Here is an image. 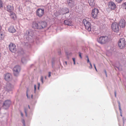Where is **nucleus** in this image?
I'll use <instances>...</instances> for the list:
<instances>
[{
    "instance_id": "nucleus-13",
    "label": "nucleus",
    "mask_w": 126,
    "mask_h": 126,
    "mask_svg": "<svg viewBox=\"0 0 126 126\" xmlns=\"http://www.w3.org/2000/svg\"><path fill=\"white\" fill-rule=\"evenodd\" d=\"M9 48L11 52L13 53L16 52V46L15 44H11L9 46Z\"/></svg>"
},
{
    "instance_id": "nucleus-28",
    "label": "nucleus",
    "mask_w": 126,
    "mask_h": 126,
    "mask_svg": "<svg viewBox=\"0 0 126 126\" xmlns=\"http://www.w3.org/2000/svg\"><path fill=\"white\" fill-rule=\"evenodd\" d=\"M55 61L53 59H52V68H54V65Z\"/></svg>"
},
{
    "instance_id": "nucleus-22",
    "label": "nucleus",
    "mask_w": 126,
    "mask_h": 126,
    "mask_svg": "<svg viewBox=\"0 0 126 126\" xmlns=\"http://www.w3.org/2000/svg\"><path fill=\"white\" fill-rule=\"evenodd\" d=\"M62 12L63 14H67L69 13V10L67 8H65L63 9Z\"/></svg>"
},
{
    "instance_id": "nucleus-37",
    "label": "nucleus",
    "mask_w": 126,
    "mask_h": 126,
    "mask_svg": "<svg viewBox=\"0 0 126 126\" xmlns=\"http://www.w3.org/2000/svg\"><path fill=\"white\" fill-rule=\"evenodd\" d=\"M123 4L124 6L125 7V9H126V2L124 3Z\"/></svg>"
},
{
    "instance_id": "nucleus-7",
    "label": "nucleus",
    "mask_w": 126,
    "mask_h": 126,
    "mask_svg": "<svg viewBox=\"0 0 126 126\" xmlns=\"http://www.w3.org/2000/svg\"><path fill=\"white\" fill-rule=\"evenodd\" d=\"M99 13L98 10L96 8H95L92 10V16L94 19H96L99 15Z\"/></svg>"
},
{
    "instance_id": "nucleus-11",
    "label": "nucleus",
    "mask_w": 126,
    "mask_h": 126,
    "mask_svg": "<svg viewBox=\"0 0 126 126\" xmlns=\"http://www.w3.org/2000/svg\"><path fill=\"white\" fill-rule=\"evenodd\" d=\"M14 88V86L11 84L8 83H7L6 85L5 88L6 91L9 92L12 90Z\"/></svg>"
},
{
    "instance_id": "nucleus-24",
    "label": "nucleus",
    "mask_w": 126,
    "mask_h": 126,
    "mask_svg": "<svg viewBox=\"0 0 126 126\" xmlns=\"http://www.w3.org/2000/svg\"><path fill=\"white\" fill-rule=\"evenodd\" d=\"M117 102H118V106H119V110L120 111V113H121V114H120V116H122V113H122V112H121L122 110H121V107L120 103V102L119 101H117Z\"/></svg>"
},
{
    "instance_id": "nucleus-21",
    "label": "nucleus",
    "mask_w": 126,
    "mask_h": 126,
    "mask_svg": "<svg viewBox=\"0 0 126 126\" xmlns=\"http://www.w3.org/2000/svg\"><path fill=\"white\" fill-rule=\"evenodd\" d=\"M88 3L90 6L92 7H94L95 4L94 0H88Z\"/></svg>"
},
{
    "instance_id": "nucleus-18",
    "label": "nucleus",
    "mask_w": 126,
    "mask_h": 126,
    "mask_svg": "<svg viewBox=\"0 0 126 126\" xmlns=\"http://www.w3.org/2000/svg\"><path fill=\"white\" fill-rule=\"evenodd\" d=\"M40 24L41 26V29H43L47 26V22L45 21H41L40 22Z\"/></svg>"
},
{
    "instance_id": "nucleus-43",
    "label": "nucleus",
    "mask_w": 126,
    "mask_h": 126,
    "mask_svg": "<svg viewBox=\"0 0 126 126\" xmlns=\"http://www.w3.org/2000/svg\"><path fill=\"white\" fill-rule=\"evenodd\" d=\"M104 71L105 73L106 77H107V72H106V70H104Z\"/></svg>"
},
{
    "instance_id": "nucleus-4",
    "label": "nucleus",
    "mask_w": 126,
    "mask_h": 126,
    "mask_svg": "<svg viewBox=\"0 0 126 126\" xmlns=\"http://www.w3.org/2000/svg\"><path fill=\"white\" fill-rule=\"evenodd\" d=\"M118 46L120 49L124 48L126 45L125 41L124 38H120L118 42Z\"/></svg>"
},
{
    "instance_id": "nucleus-35",
    "label": "nucleus",
    "mask_w": 126,
    "mask_h": 126,
    "mask_svg": "<svg viewBox=\"0 0 126 126\" xmlns=\"http://www.w3.org/2000/svg\"><path fill=\"white\" fill-rule=\"evenodd\" d=\"M90 66L89 67V68L91 69H92V64L91 63H90Z\"/></svg>"
},
{
    "instance_id": "nucleus-54",
    "label": "nucleus",
    "mask_w": 126,
    "mask_h": 126,
    "mask_svg": "<svg viewBox=\"0 0 126 126\" xmlns=\"http://www.w3.org/2000/svg\"><path fill=\"white\" fill-rule=\"evenodd\" d=\"M28 107H29V109H30V106H29V105H28Z\"/></svg>"
},
{
    "instance_id": "nucleus-31",
    "label": "nucleus",
    "mask_w": 126,
    "mask_h": 126,
    "mask_svg": "<svg viewBox=\"0 0 126 126\" xmlns=\"http://www.w3.org/2000/svg\"><path fill=\"white\" fill-rule=\"evenodd\" d=\"M24 110L25 112V115L26 116H27V109L26 108H24Z\"/></svg>"
},
{
    "instance_id": "nucleus-53",
    "label": "nucleus",
    "mask_w": 126,
    "mask_h": 126,
    "mask_svg": "<svg viewBox=\"0 0 126 126\" xmlns=\"http://www.w3.org/2000/svg\"><path fill=\"white\" fill-rule=\"evenodd\" d=\"M66 54L67 55H69V54H68V53H66Z\"/></svg>"
},
{
    "instance_id": "nucleus-6",
    "label": "nucleus",
    "mask_w": 126,
    "mask_h": 126,
    "mask_svg": "<svg viewBox=\"0 0 126 126\" xmlns=\"http://www.w3.org/2000/svg\"><path fill=\"white\" fill-rule=\"evenodd\" d=\"M36 15L39 17H42L44 14V9L38 8L36 11Z\"/></svg>"
},
{
    "instance_id": "nucleus-9",
    "label": "nucleus",
    "mask_w": 126,
    "mask_h": 126,
    "mask_svg": "<svg viewBox=\"0 0 126 126\" xmlns=\"http://www.w3.org/2000/svg\"><path fill=\"white\" fill-rule=\"evenodd\" d=\"M20 67L18 65H16L13 68V73L15 76H17L20 71Z\"/></svg>"
},
{
    "instance_id": "nucleus-1",
    "label": "nucleus",
    "mask_w": 126,
    "mask_h": 126,
    "mask_svg": "<svg viewBox=\"0 0 126 126\" xmlns=\"http://www.w3.org/2000/svg\"><path fill=\"white\" fill-rule=\"evenodd\" d=\"M88 19H89L88 18H86L85 19H83V23L84 24L87 30L89 32H92V25Z\"/></svg>"
},
{
    "instance_id": "nucleus-41",
    "label": "nucleus",
    "mask_w": 126,
    "mask_h": 126,
    "mask_svg": "<svg viewBox=\"0 0 126 126\" xmlns=\"http://www.w3.org/2000/svg\"><path fill=\"white\" fill-rule=\"evenodd\" d=\"M94 66L95 69L96 71H97V69L96 68V66H95V64H94Z\"/></svg>"
},
{
    "instance_id": "nucleus-44",
    "label": "nucleus",
    "mask_w": 126,
    "mask_h": 126,
    "mask_svg": "<svg viewBox=\"0 0 126 126\" xmlns=\"http://www.w3.org/2000/svg\"><path fill=\"white\" fill-rule=\"evenodd\" d=\"M116 67L118 69V70H119V67L115 66V69H116Z\"/></svg>"
},
{
    "instance_id": "nucleus-33",
    "label": "nucleus",
    "mask_w": 126,
    "mask_h": 126,
    "mask_svg": "<svg viewBox=\"0 0 126 126\" xmlns=\"http://www.w3.org/2000/svg\"><path fill=\"white\" fill-rule=\"evenodd\" d=\"M22 122L24 126H26L25 125V120L24 119H22Z\"/></svg>"
},
{
    "instance_id": "nucleus-51",
    "label": "nucleus",
    "mask_w": 126,
    "mask_h": 126,
    "mask_svg": "<svg viewBox=\"0 0 126 126\" xmlns=\"http://www.w3.org/2000/svg\"><path fill=\"white\" fill-rule=\"evenodd\" d=\"M31 97L32 98V95H33L32 94H31Z\"/></svg>"
},
{
    "instance_id": "nucleus-38",
    "label": "nucleus",
    "mask_w": 126,
    "mask_h": 126,
    "mask_svg": "<svg viewBox=\"0 0 126 126\" xmlns=\"http://www.w3.org/2000/svg\"><path fill=\"white\" fill-rule=\"evenodd\" d=\"M79 57H80V58L81 59L82 58V56H81V53L79 52Z\"/></svg>"
},
{
    "instance_id": "nucleus-46",
    "label": "nucleus",
    "mask_w": 126,
    "mask_h": 126,
    "mask_svg": "<svg viewBox=\"0 0 126 126\" xmlns=\"http://www.w3.org/2000/svg\"><path fill=\"white\" fill-rule=\"evenodd\" d=\"M21 115L22 117L23 116V113L21 111H20Z\"/></svg>"
},
{
    "instance_id": "nucleus-42",
    "label": "nucleus",
    "mask_w": 126,
    "mask_h": 126,
    "mask_svg": "<svg viewBox=\"0 0 126 126\" xmlns=\"http://www.w3.org/2000/svg\"><path fill=\"white\" fill-rule=\"evenodd\" d=\"M34 92H35V93L36 89V85H34Z\"/></svg>"
},
{
    "instance_id": "nucleus-47",
    "label": "nucleus",
    "mask_w": 126,
    "mask_h": 126,
    "mask_svg": "<svg viewBox=\"0 0 126 126\" xmlns=\"http://www.w3.org/2000/svg\"><path fill=\"white\" fill-rule=\"evenodd\" d=\"M114 95H115V97H116V91L114 92Z\"/></svg>"
},
{
    "instance_id": "nucleus-36",
    "label": "nucleus",
    "mask_w": 126,
    "mask_h": 126,
    "mask_svg": "<svg viewBox=\"0 0 126 126\" xmlns=\"http://www.w3.org/2000/svg\"><path fill=\"white\" fill-rule=\"evenodd\" d=\"M72 59L73 61L74 62V64L75 65V58H73Z\"/></svg>"
},
{
    "instance_id": "nucleus-39",
    "label": "nucleus",
    "mask_w": 126,
    "mask_h": 126,
    "mask_svg": "<svg viewBox=\"0 0 126 126\" xmlns=\"http://www.w3.org/2000/svg\"><path fill=\"white\" fill-rule=\"evenodd\" d=\"M38 90H39V87H40V83H38Z\"/></svg>"
},
{
    "instance_id": "nucleus-16",
    "label": "nucleus",
    "mask_w": 126,
    "mask_h": 126,
    "mask_svg": "<svg viewBox=\"0 0 126 126\" xmlns=\"http://www.w3.org/2000/svg\"><path fill=\"white\" fill-rule=\"evenodd\" d=\"M121 28H124L126 25V22L124 19H121L119 22V25Z\"/></svg>"
},
{
    "instance_id": "nucleus-40",
    "label": "nucleus",
    "mask_w": 126,
    "mask_h": 126,
    "mask_svg": "<svg viewBox=\"0 0 126 126\" xmlns=\"http://www.w3.org/2000/svg\"><path fill=\"white\" fill-rule=\"evenodd\" d=\"M51 76V72H48V77H49Z\"/></svg>"
},
{
    "instance_id": "nucleus-20",
    "label": "nucleus",
    "mask_w": 126,
    "mask_h": 126,
    "mask_svg": "<svg viewBox=\"0 0 126 126\" xmlns=\"http://www.w3.org/2000/svg\"><path fill=\"white\" fill-rule=\"evenodd\" d=\"M8 31L10 32L13 33L15 32L16 30L13 26H10L8 28Z\"/></svg>"
},
{
    "instance_id": "nucleus-52",
    "label": "nucleus",
    "mask_w": 126,
    "mask_h": 126,
    "mask_svg": "<svg viewBox=\"0 0 126 126\" xmlns=\"http://www.w3.org/2000/svg\"><path fill=\"white\" fill-rule=\"evenodd\" d=\"M45 79H47V76H45Z\"/></svg>"
},
{
    "instance_id": "nucleus-2",
    "label": "nucleus",
    "mask_w": 126,
    "mask_h": 126,
    "mask_svg": "<svg viewBox=\"0 0 126 126\" xmlns=\"http://www.w3.org/2000/svg\"><path fill=\"white\" fill-rule=\"evenodd\" d=\"M108 41V37L106 36H101L97 39V42L100 44H102L106 43Z\"/></svg>"
},
{
    "instance_id": "nucleus-26",
    "label": "nucleus",
    "mask_w": 126,
    "mask_h": 126,
    "mask_svg": "<svg viewBox=\"0 0 126 126\" xmlns=\"http://www.w3.org/2000/svg\"><path fill=\"white\" fill-rule=\"evenodd\" d=\"M4 35L1 33H0V40H2L4 38Z\"/></svg>"
},
{
    "instance_id": "nucleus-45",
    "label": "nucleus",
    "mask_w": 126,
    "mask_h": 126,
    "mask_svg": "<svg viewBox=\"0 0 126 126\" xmlns=\"http://www.w3.org/2000/svg\"><path fill=\"white\" fill-rule=\"evenodd\" d=\"M87 62L88 63H91L90 61H89V58H88V59H87Z\"/></svg>"
},
{
    "instance_id": "nucleus-25",
    "label": "nucleus",
    "mask_w": 126,
    "mask_h": 126,
    "mask_svg": "<svg viewBox=\"0 0 126 126\" xmlns=\"http://www.w3.org/2000/svg\"><path fill=\"white\" fill-rule=\"evenodd\" d=\"M3 6V2L2 0H0V9H1Z\"/></svg>"
},
{
    "instance_id": "nucleus-30",
    "label": "nucleus",
    "mask_w": 126,
    "mask_h": 126,
    "mask_svg": "<svg viewBox=\"0 0 126 126\" xmlns=\"http://www.w3.org/2000/svg\"><path fill=\"white\" fill-rule=\"evenodd\" d=\"M41 81L43 83V76H41Z\"/></svg>"
},
{
    "instance_id": "nucleus-3",
    "label": "nucleus",
    "mask_w": 126,
    "mask_h": 126,
    "mask_svg": "<svg viewBox=\"0 0 126 126\" xmlns=\"http://www.w3.org/2000/svg\"><path fill=\"white\" fill-rule=\"evenodd\" d=\"M24 37H26V39L29 42L31 39L33 40L34 38V33L32 31H27L26 34H25Z\"/></svg>"
},
{
    "instance_id": "nucleus-14",
    "label": "nucleus",
    "mask_w": 126,
    "mask_h": 126,
    "mask_svg": "<svg viewBox=\"0 0 126 126\" xmlns=\"http://www.w3.org/2000/svg\"><path fill=\"white\" fill-rule=\"evenodd\" d=\"M67 2L68 6L71 8L73 7L76 4L75 1L74 0H67Z\"/></svg>"
},
{
    "instance_id": "nucleus-5",
    "label": "nucleus",
    "mask_w": 126,
    "mask_h": 126,
    "mask_svg": "<svg viewBox=\"0 0 126 126\" xmlns=\"http://www.w3.org/2000/svg\"><path fill=\"white\" fill-rule=\"evenodd\" d=\"M111 28L112 30L115 32H118L119 31V27L118 24L114 22L111 24Z\"/></svg>"
},
{
    "instance_id": "nucleus-48",
    "label": "nucleus",
    "mask_w": 126,
    "mask_h": 126,
    "mask_svg": "<svg viewBox=\"0 0 126 126\" xmlns=\"http://www.w3.org/2000/svg\"><path fill=\"white\" fill-rule=\"evenodd\" d=\"M58 54L59 55H60L61 54V51H59V52H58Z\"/></svg>"
},
{
    "instance_id": "nucleus-32",
    "label": "nucleus",
    "mask_w": 126,
    "mask_h": 126,
    "mask_svg": "<svg viewBox=\"0 0 126 126\" xmlns=\"http://www.w3.org/2000/svg\"><path fill=\"white\" fill-rule=\"evenodd\" d=\"M123 0H115L116 2L117 3H120L122 2Z\"/></svg>"
},
{
    "instance_id": "nucleus-19",
    "label": "nucleus",
    "mask_w": 126,
    "mask_h": 126,
    "mask_svg": "<svg viewBox=\"0 0 126 126\" xmlns=\"http://www.w3.org/2000/svg\"><path fill=\"white\" fill-rule=\"evenodd\" d=\"M64 24L66 25L71 26L72 25V22L69 19H66L64 21Z\"/></svg>"
},
{
    "instance_id": "nucleus-12",
    "label": "nucleus",
    "mask_w": 126,
    "mask_h": 126,
    "mask_svg": "<svg viewBox=\"0 0 126 126\" xmlns=\"http://www.w3.org/2000/svg\"><path fill=\"white\" fill-rule=\"evenodd\" d=\"M11 103V102L10 100H7L4 102L3 106L5 109H6L8 108Z\"/></svg>"
},
{
    "instance_id": "nucleus-27",
    "label": "nucleus",
    "mask_w": 126,
    "mask_h": 126,
    "mask_svg": "<svg viewBox=\"0 0 126 126\" xmlns=\"http://www.w3.org/2000/svg\"><path fill=\"white\" fill-rule=\"evenodd\" d=\"M10 16L13 19H15L16 18V15L15 13H14V14L12 15H11L10 14Z\"/></svg>"
},
{
    "instance_id": "nucleus-50",
    "label": "nucleus",
    "mask_w": 126,
    "mask_h": 126,
    "mask_svg": "<svg viewBox=\"0 0 126 126\" xmlns=\"http://www.w3.org/2000/svg\"><path fill=\"white\" fill-rule=\"evenodd\" d=\"M65 63L66 64V65L67 64V62L65 61Z\"/></svg>"
},
{
    "instance_id": "nucleus-34",
    "label": "nucleus",
    "mask_w": 126,
    "mask_h": 126,
    "mask_svg": "<svg viewBox=\"0 0 126 126\" xmlns=\"http://www.w3.org/2000/svg\"><path fill=\"white\" fill-rule=\"evenodd\" d=\"M123 125H124L125 122L126 121V119L124 117L123 118Z\"/></svg>"
},
{
    "instance_id": "nucleus-49",
    "label": "nucleus",
    "mask_w": 126,
    "mask_h": 126,
    "mask_svg": "<svg viewBox=\"0 0 126 126\" xmlns=\"http://www.w3.org/2000/svg\"><path fill=\"white\" fill-rule=\"evenodd\" d=\"M86 57L87 58V59H88V58H89L88 57L87 55L86 56Z\"/></svg>"
},
{
    "instance_id": "nucleus-17",
    "label": "nucleus",
    "mask_w": 126,
    "mask_h": 126,
    "mask_svg": "<svg viewBox=\"0 0 126 126\" xmlns=\"http://www.w3.org/2000/svg\"><path fill=\"white\" fill-rule=\"evenodd\" d=\"M11 75L10 73H7L6 74L5 76V79L7 81L9 80L11 78Z\"/></svg>"
},
{
    "instance_id": "nucleus-8",
    "label": "nucleus",
    "mask_w": 126,
    "mask_h": 126,
    "mask_svg": "<svg viewBox=\"0 0 126 126\" xmlns=\"http://www.w3.org/2000/svg\"><path fill=\"white\" fill-rule=\"evenodd\" d=\"M40 22H33L32 24V27L35 29H41Z\"/></svg>"
},
{
    "instance_id": "nucleus-29",
    "label": "nucleus",
    "mask_w": 126,
    "mask_h": 126,
    "mask_svg": "<svg viewBox=\"0 0 126 126\" xmlns=\"http://www.w3.org/2000/svg\"><path fill=\"white\" fill-rule=\"evenodd\" d=\"M28 91H29V89L28 88H27V91H26V96H27V98H29L30 97L28 96Z\"/></svg>"
},
{
    "instance_id": "nucleus-23",
    "label": "nucleus",
    "mask_w": 126,
    "mask_h": 126,
    "mask_svg": "<svg viewBox=\"0 0 126 126\" xmlns=\"http://www.w3.org/2000/svg\"><path fill=\"white\" fill-rule=\"evenodd\" d=\"M21 62L23 64L26 63L27 62V60L25 57H23L21 58Z\"/></svg>"
},
{
    "instance_id": "nucleus-15",
    "label": "nucleus",
    "mask_w": 126,
    "mask_h": 126,
    "mask_svg": "<svg viewBox=\"0 0 126 126\" xmlns=\"http://www.w3.org/2000/svg\"><path fill=\"white\" fill-rule=\"evenodd\" d=\"M109 7L111 10H115L116 7V4L112 1H110L109 3Z\"/></svg>"
},
{
    "instance_id": "nucleus-10",
    "label": "nucleus",
    "mask_w": 126,
    "mask_h": 126,
    "mask_svg": "<svg viewBox=\"0 0 126 126\" xmlns=\"http://www.w3.org/2000/svg\"><path fill=\"white\" fill-rule=\"evenodd\" d=\"M6 10L9 12L11 15L14 14V13L13 12L14 7L13 6L10 5H7L6 6Z\"/></svg>"
}]
</instances>
